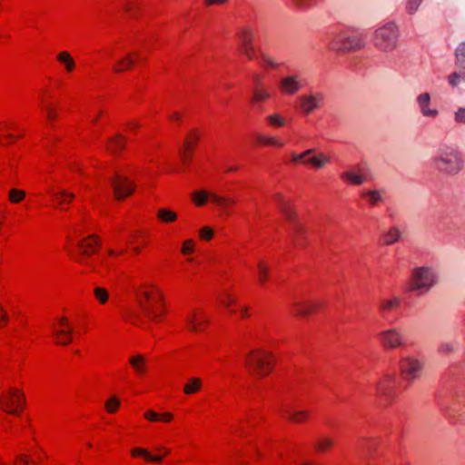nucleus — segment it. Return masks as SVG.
Segmentation results:
<instances>
[{"mask_svg": "<svg viewBox=\"0 0 465 465\" xmlns=\"http://www.w3.org/2000/svg\"><path fill=\"white\" fill-rule=\"evenodd\" d=\"M432 164L439 173L454 176L462 170L464 162L461 153L456 148L442 144L436 151Z\"/></svg>", "mask_w": 465, "mask_h": 465, "instance_id": "1", "label": "nucleus"}, {"mask_svg": "<svg viewBox=\"0 0 465 465\" xmlns=\"http://www.w3.org/2000/svg\"><path fill=\"white\" fill-rule=\"evenodd\" d=\"M399 30L393 23H388L375 30L372 44L381 52L390 53L397 48Z\"/></svg>", "mask_w": 465, "mask_h": 465, "instance_id": "2", "label": "nucleus"}, {"mask_svg": "<svg viewBox=\"0 0 465 465\" xmlns=\"http://www.w3.org/2000/svg\"><path fill=\"white\" fill-rule=\"evenodd\" d=\"M274 200L279 205V208L285 219L290 223L292 230V240L295 245H301L302 240L305 235V229L299 222V217L295 210L292 207L290 203L284 198L282 193H277L273 195Z\"/></svg>", "mask_w": 465, "mask_h": 465, "instance_id": "3", "label": "nucleus"}, {"mask_svg": "<svg viewBox=\"0 0 465 465\" xmlns=\"http://www.w3.org/2000/svg\"><path fill=\"white\" fill-rule=\"evenodd\" d=\"M434 272L428 267H419L412 271L411 278L408 283L409 292L422 294L428 292L435 283Z\"/></svg>", "mask_w": 465, "mask_h": 465, "instance_id": "4", "label": "nucleus"}, {"mask_svg": "<svg viewBox=\"0 0 465 465\" xmlns=\"http://www.w3.org/2000/svg\"><path fill=\"white\" fill-rule=\"evenodd\" d=\"M246 362L252 373L258 377L266 376L272 370V355L261 349L251 351Z\"/></svg>", "mask_w": 465, "mask_h": 465, "instance_id": "5", "label": "nucleus"}, {"mask_svg": "<svg viewBox=\"0 0 465 465\" xmlns=\"http://www.w3.org/2000/svg\"><path fill=\"white\" fill-rule=\"evenodd\" d=\"M424 365V361L414 355L403 357L400 361L401 374L406 381L411 383L421 376Z\"/></svg>", "mask_w": 465, "mask_h": 465, "instance_id": "6", "label": "nucleus"}, {"mask_svg": "<svg viewBox=\"0 0 465 465\" xmlns=\"http://www.w3.org/2000/svg\"><path fill=\"white\" fill-rule=\"evenodd\" d=\"M364 39L359 34L340 33L330 44L333 50L354 51L364 47Z\"/></svg>", "mask_w": 465, "mask_h": 465, "instance_id": "7", "label": "nucleus"}, {"mask_svg": "<svg viewBox=\"0 0 465 465\" xmlns=\"http://www.w3.org/2000/svg\"><path fill=\"white\" fill-rule=\"evenodd\" d=\"M456 64L458 72H453L448 76V82L451 87H457L460 83L465 84V42L460 43L455 49Z\"/></svg>", "mask_w": 465, "mask_h": 465, "instance_id": "8", "label": "nucleus"}, {"mask_svg": "<svg viewBox=\"0 0 465 465\" xmlns=\"http://www.w3.org/2000/svg\"><path fill=\"white\" fill-rule=\"evenodd\" d=\"M116 200L121 201L134 192L135 184L119 173L109 179Z\"/></svg>", "mask_w": 465, "mask_h": 465, "instance_id": "9", "label": "nucleus"}, {"mask_svg": "<svg viewBox=\"0 0 465 465\" xmlns=\"http://www.w3.org/2000/svg\"><path fill=\"white\" fill-rule=\"evenodd\" d=\"M99 238L95 234H92L87 238H84L77 242V248L79 249V252L81 257L76 261L81 263L88 264L92 268V270L95 271V267L93 264H90L86 258L89 257L93 252L96 251L100 247Z\"/></svg>", "mask_w": 465, "mask_h": 465, "instance_id": "10", "label": "nucleus"}, {"mask_svg": "<svg viewBox=\"0 0 465 465\" xmlns=\"http://www.w3.org/2000/svg\"><path fill=\"white\" fill-rule=\"evenodd\" d=\"M381 344L389 350L396 349L405 343L404 335L400 328H391L379 333Z\"/></svg>", "mask_w": 465, "mask_h": 465, "instance_id": "11", "label": "nucleus"}, {"mask_svg": "<svg viewBox=\"0 0 465 465\" xmlns=\"http://www.w3.org/2000/svg\"><path fill=\"white\" fill-rule=\"evenodd\" d=\"M279 88L284 95H294L303 88L302 79L298 74L286 75L280 80Z\"/></svg>", "mask_w": 465, "mask_h": 465, "instance_id": "12", "label": "nucleus"}, {"mask_svg": "<svg viewBox=\"0 0 465 465\" xmlns=\"http://www.w3.org/2000/svg\"><path fill=\"white\" fill-rule=\"evenodd\" d=\"M143 299H138V303L141 309L143 310L144 315L153 320L155 321L157 317L161 314L160 312L156 308H154L153 303L161 302H162V294H159L158 299L153 298L152 294L149 292H143L142 293Z\"/></svg>", "mask_w": 465, "mask_h": 465, "instance_id": "13", "label": "nucleus"}, {"mask_svg": "<svg viewBox=\"0 0 465 465\" xmlns=\"http://www.w3.org/2000/svg\"><path fill=\"white\" fill-rule=\"evenodd\" d=\"M324 96L322 93H310L300 96V106L302 111L310 114L313 113L317 108L320 107Z\"/></svg>", "mask_w": 465, "mask_h": 465, "instance_id": "14", "label": "nucleus"}, {"mask_svg": "<svg viewBox=\"0 0 465 465\" xmlns=\"http://www.w3.org/2000/svg\"><path fill=\"white\" fill-rule=\"evenodd\" d=\"M430 101L429 93H421L416 97V103L422 116L435 118L439 115V111L430 107Z\"/></svg>", "mask_w": 465, "mask_h": 465, "instance_id": "15", "label": "nucleus"}, {"mask_svg": "<svg viewBox=\"0 0 465 465\" xmlns=\"http://www.w3.org/2000/svg\"><path fill=\"white\" fill-rule=\"evenodd\" d=\"M396 378L395 373L385 374L376 385L377 393L381 396H390L393 391Z\"/></svg>", "mask_w": 465, "mask_h": 465, "instance_id": "16", "label": "nucleus"}, {"mask_svg": "<svg viewBox=\"0 0 465 465\" xmlns=\"http://www.w3.org/2000/svg\"><path fill=\"white\" fill-rule=\"evenodd\" d=\"M320 305L311 302H293L292 307L293 313L299 316H307L312 313Z\"/></svg>", "mask_w": 465, "mask_h": 465, "instance_id": "17", "label": "nucleus"}, {"mask_svg": "<svg viewBox=\"0 0 465 465\" xmlns=\"http://www.w3.org/2000/svg\"><path fill=\"white\" fill-rule=\"evenodd\" d=\"M15 389L11 390L8 393L3 395L0 398V403L2 405V409L10 414H17V409L15 408Z\"/></svg>", "mask_w": 465, "mask_h": 465, "instance_id": "18", "label": "nucleus"}, {"mask_svg": "<svg viewBox=\"0 0 465 465\" xmlns=\"http://www.w3.org/2000/svg\"><path fill=\"white\" fill-rule=\"evenodd\" d=\"M282 411L287 414L288 418L295 422L302 423L307 420L310 417V413L307 411H293L291 407H285Z\"/></svg>", "mask_w": 465, "mask_h": 465, "instance_id": "19", "label": "nucleus"}, {"mask_svg": "<svg viewBox=\"0 0 465 465\" xmlns=\"http://www.w3.org/2000/svg\"><path fill=\"white\" fill-rule=\"evenodd\" d=\"M185 322H186L188 328L192 331H200L203 330V325L209 323V320L207 317L204 316L202 319L198 320L196 318V313H194V312L193 314H189L186 317Z\"/></svg>", "mask_w": 465, "mask_h": 465, "instance_id": "20", "label": "nucleus"}, {"mask_svg": "<svg viewBox=\"0 0 465 465\" xmlns=\"http://www.w3.org/2000/svg\"><path fill=\"white\" fill-rule=\"evenodd\" d=\"M134 58L132 54H127L124 57L118 59L115 63V66L114 67V73H122L128 69H130L134 64Z\"/></svg>", "mask_w": 465, "mask_h": 465, "instance_id": "21", "label": "nucleus"}, {"mask_svg": "<svg viewBox=\"0 0 465 465\" xmlns=\"http://www.w3.org/2000/svg\"><path fill=\"white\" fill-rule=\"evenodd\" d=\"M401 238V232L399 228L393 227L382 235V243L391 245Z\"/></svg>", "mask_w": 465, "mask_h": 465, "instance_id": "22", "label": "nucleus"}, {"mask_svg": "<svg viewBox=\"0 0 465 465\" xmlns=\"http://www.w3.org/2000/svg\"><path fill=\"white\" fill-rule=\"evenodd\" d=\"M109 142L111 143V146L108 148V151L114 155L117 154L119 151H122L125 146L124 137L120 134H117L115 136L111 137L109 139Z\"/></svg>", "mask_w": 465, "mask_h": 465, "instance_id": "23", "label": "nucleus"}, {"mask_svg": "<svg viewBox=\"0 0 465 465\" xmlns=\"http://www.w3.org/2000/svg\"><path fill=\"white\" fill-rule=\"evenodd\" d=\"M401 300L398 297H393L389 300L381 301L379 304V310L382 313H386L397 309L400 306Z\"/></svg>", "mask_w": 465, "mask_h": 465, "instance_id": "24", "label": "nucleus"}, {"mask_svg": "<svg viewBox=\"0 0 465 465\" xmlns=\"http://www.w3.org/2000/svg\"><path fill=\"white\" fill-rule=\"evenodd\" d=\"M133 456H143L147 461L152 462H161L163 460V456L161 455H153L148 452L145 449L142 448H134L131 450Z\"/></svg>", "mask_w": 465, "mask_h": 465, "instance_id": "25", "label": "nucleus"}, {"mask_svg": "<svg viewBox=\"0 0 465 465\" xmlns=\"http://www.w3.org/2000/svg\"><path fill=\"white\" fill-rule=\"evenodd\" d=\"M129 362L138 374H143L145 371V359L143 355L137 354L131 357Z\"/></svg>", "mask_w": 465, "mask_h": 465, "instance_id": "26", "label": "nucleus"}, {"mask_svg": "<svg viewBox=\"0 0 465 465\" xmlns=\"http://www.w3.org/2000/svg\"><path fill=\"white\" fill-rule=\"evenodd\" d=\"M202 388V381L199 378L192 377L183 387V391L186 394H193L199 391Z\"/></svg>", "mask_w": 465, "mask_h": 465, "instance_id": "27", "label": "nucleus"}, {"mask_svg": "<svg viewBox=\"0 0 465 465\" xmlns=\"http://www.w3.org/2000/svg\"><path fill=\"white\" fill-rule=\"evenodd\" d=\"M72 330H58L55 332L56 342L59 345H67L72 342Z\"/></svg>", "mask_w": 465, "mask_h": 465, "instance_id": "28", "label": "nucleus"}, {"mask_svg": "<svg viewBox=\"0 0 465 465\" xmlns=\"http://www.w3.org/2000/svg\"><path fill=\"white\" fill-rule=\"evenodd\" d=\"M57 60L64 64V67L67 72H72L74 68V58L71 56V54L66 52L63 51L57 54Z\"/></svg>", "mask_w": 465, "mask_h": 465, "instance_id": "29", "label": "nucleus"}, {"mask_svg": "<svg viewBox=\"0 0 465 465\" xmlns=\"http://www.w3.org/2000/svg\"><path fill=\"white\" fill-rule=\"evenodd\" d=\"M241 46L252 44L253 34L250 28H242L237 33Z\"/></svg>", "mask_w": 465, "mask_h": 465, "instance_id": "30", "label": "nucleus"}, {"mask_svg": "<svg viewBox=\"0 0 465 465\" xmlns=\"http://www.w3.org/2000/svg\"><path fill=\"white\" fill-rule=\"evenodd\" d=\"M342 180L348 181L354 185L362 184L365 182V177L356 174L352 172H345L341 175Z\"/></svg>", "mask_w": 465, "mask_h": 465, "instance_id": "31", "label": "nucleus"}, {"mask_svg": "<svg viewBox=\"0 0 465 465\" xmlns=\"http://www.w3.org/2000/svg\"><path fill=\"white\" fill-rule=\"evenodd\" d=\"M157 217L163 223L174 222L177 218V214L169 209H159L157 212Z\"/></svg>", "mask_w": 465, "mask_h": 465, "instance_id": "32", "label": "nucleus"}, {"mask_svg": "<svg viewBox=\"0 0 465 465\" xmlns=\"http://www.w3.org/2000/svg\"><path fill=\"white\" fill-rule=\"evenodd\" d=\"M255 138L258 143L264 145H276V146H283V143L277 141L275 138L271 136H266L262 134H256Z\"/></svg>", "mask_w": 465, "mask_h": 465, "instance_id": "33", "label": "nucleus"}, {"mask_svg": "<svg viewBox=\"0 0 465 465\" xmlns=\"http://www.w3.org/2000/svg\"><path fill=\"white\" fill-rule=\"evenodd\" d=\"M307 162L316 168H322L330 162V157L323 153H319L318 155L308 159ZM304 163H306V161Z\"/></svg>", "mask_w": 465, "mask_h": 465, "instance_id": "34", "label": "nucleus"}, {"mask_svg": "<svg viewBox=\"0 0 465 465\" xmlns=\"http://www.w3.org/2000/svg\"><path fill=\"white\" fill-rule=\"evenodd\" d=\"M459 348L457 342L445 341L440 344L439 352L441 354H450L455 352Z\"/></svg>", "mask_w": 465, "mask_h": 465, "instance_id": "35", "label": "nucleus"}, {"mask_svg": "<svg viewBox=\"0 0 465 465\" xmlns=\"http://www.w3.org/2000/svg\"><path fill=\"white\" fill-rule=\"evenodd\" d=\"M210 196L212 197V200L217 204L219 205L220 207H222L223 209L224 210H227V206L229 204H232L234 203V200L232 199V198H228V197H223V196H219L217 194H214V193H212L210 194Z\"/></svg>", "mask_w": 465, "mask_h": 465, "instance_id": "36", "label": "nucleus"}, {"mask_svg": "<svg viewBox=\"0 0 465 465\" xmlns=\"http://www.w3.org/2000/svg\"><path fill=\"white\" fill-rule=\"evenodd\" d=\"M94 295L101 304H104L109 298L108 292L102 287H95L94 289Z\"/></svg>", "mask_w": 465, "mask_h": 465, "instance_id": "37", "label": "nucleus"}, {"mask_svg": "<svg viewBox=\"0 0 465 465\" xmlns=\"http://www.w3.org/2000/svg\"><path fill=\"white\" fill-rule=\"evenodd\" d=\"M270 97V94L264 88L254 87L253 89V102L265 101Z\"/></svg>", "mask_w": 465, "mask_h": 465, "instance_id": "38", "label": "nucleus"}, {"mask_svg": "<svg viewBox=\"0 0 465 465\" xmlns=\"http://www.w3.org/2000/svg\"><path fill=\"white\" fill-rule=\"evenodd\" d=\"M333 445V440L331 438L322 437L317 440L315 445L319 451H324Z\"/></svg>", "mask_w": 465, "mask_h": 465, "instance_id": "39", "label": "nucleus"}, {"mask_svg": "<svg viewBox=\"0 0 465 465\" xmlns=\"http://www.w3.org/2000/svg\"><path fill=\"white\" fill-rule=\"evenodd\" d=\"M208 196L209 194L205 191L194 192L192 194L193 201L199 206L203 205L207 202Z\"/></svg>", "mask_w": 465, "mask_h": 465, "instance_id": "40", "label": "nucleus"}, {"mask_svg": "<svg viewBox=\"0 0 465 465\" xmlns=\"http://www.w3.org/2000/svg\"><path fill=\"white\" fill-rule=\"evenodd\" d=\"M123 8L125 12L134 16L136 10L139 8L138 3L135 0H124Z\"/></svg>", "mask_w": 465, "mask_h": 465, "instance_id": "41", "label": "nucleus"}, {"mask_svg": "<svg viewBox=\"0 0 465 465\" xmlns=\"http://www.w3.org/2000/svg\"><path fill=\"white\" fill-rule=\"evenodd\" d=\"M25 196V193L22 190L12 189L9 191V201L17 203L21 202Z\"/></svg>", "mask_w": 465, "mask_h": 465, "instance_id": "42", "label": "nucleus"}, {"mask_svg": "<svg viewBox=\"0 0 465 465\" xmlns=\"http://www.w3.org/2000/svg\"><path fill=\"white\" fill-rule=\"evenodd\" d=\"M54 196L58 200L59 203L64 202L70 203L74 198V194L73 193H69L65 190H62L57 193H54Z\"/></svg>", "mask_w": 465, "mask_h": 465, "instance_id": "43", "label": "nucleus"}, {"mask_svg": "<svg viewBox=\"0 0 465 465\" xmlns=\"http://www.w3.org/2000/svg\"><path fill=\"white\" fill-rule=\"evenodd\" d=\"M258 280L261 284H263L269 275V268L262 262H258Z\"/></svg>", "mask_w": 465, "mask_h": 465, "instance_id": "44", "label": "nucleus"}, {"mask_svg": "<svg viewBox=\"0 0 465 465\" xmlns=\"http://www.w3.org/2000/svg\"><path fill=\"white\" fill-rule=\"evenodd\" d=\"M366 195L370 199L371 204H376L382 201L381 191L380 190H370L366 193Z\"/></svg>", "mask_w": 465, "mask_h": 465, "instance_id": "45", "label": "nucleus"}, {"mask_svg": "<svg viewBox=\"0 0 465 465\" xmlns=\"http://www.w3.org/2000/svg\"><path fill=\"white\" fill-rule=\"evenodd\" d=\"M267 121L274 126H283L285 124V120L282 118L280 115L273 114L267 117Z\"/></svg>", "mask_w": 465, "mask_h": 465, "instance_id": "46", "label": "nucleus"}, {"mask_svg": "<svg viewBox=\"0 0 465 465\" xmlns=\"http://www.w3.org/2000/svg\"><path fill=\"white\" fill-rule=\"evenodd\" d=\"M191 140H186L184 143V147L187 151H192L193 148V145L197 143L199 140V134L197 131L193 130L191 133Z\"/></svg>", "mask_w": 465, "mask_h": 465, "instance_id": "47", "label": "nucleus"}, {"mask_svg": "<svg viewBox=\"0 0 465 465\" xmlns=\"http://www.w3.org/2000/svg\"><path fill=\"white\" fill-rule=\"evenodd\" d=\"M119 404V400L114 396L108 401H106L105 408L110 413H113L116 411Z\"/></svg>", "mask_w": 465, "mask_h": 465, "instance_id": "48", "label": "nucleus"}, {"mask_svg": "<svg viewBox=\"0 0 465 465\" xmlns=\"http://www.w3.org/2000/svg\"><path fill=\"white\" fill-rule=\"evenodd\" d=\"M421 2L422 0H408L406 5L407 12L411 15L414 14L418 10Z\"/></svg>", "mask_w": 465, "mask_h": 465, "instance_id": "49", "label": "nucleus"}, {"mask_svg": "<svg viewBox=\"0 0 465 465\" xmlns=\"http://www.w3.org/2000/svg\"><path fill=\"white\" fill-rule=\"evenodd\" d=\"M454 121L458 124H465V108L459 107L454 113Z\"/></svg>", "mask_w": 465, "mask_h": 465, "instance_id": "50", "label": "nucleus"}, {"mask_svg": "<svg viewBox=\"0 0 465 465\" xmlns=\"http://www.w3.org/2000/svg\"><path fill=\"white\" fill-rule=\"evenodd\" d=\"M240 50L248 59L253 58L254 47L252 44L245 46H241Z\"/></svg>", "mask_w": 465, "mask_h": 465, "instance_id": "51", "label": "nucleus"}, {"mask_svg": "<svg viewBox=\"0 0 465 465\" xmlns=\"http://www.w3.org/2000/svg\"><path fill=\"white\" fill-rule=\"evenodd\" d=\"M193 252V241L189 239L186 240L182 247V252L183 254H189Z\"/></svg>", "mask_w": 465, "mask_h": 465, "instance_id": "52", "label": "nucleus"}, {"mask_svg": "<svg viewBox=\"0 0 465 465\" xmlns=\"http://www.w3.org/2000/svg\"><path fill=\"white\" fill-rule=\"evenodd\" d=\"M298 7L307 9L312 6L315 0H292Z\"/></svg>", "mask_w": 465, "mask_h": 465, "instance_id": "53", "label": "nucleus"}, {"mask_svg": "<svg viewBox=\"0 0 465 465\" xmlns=\"http://www.w3.org/2000/svg\"><path fill=\"white\" fill-rule=\"evenodd\" d=\"M213 235V231L209 227H203L200 230V236L204 240H210Z\"/></svg>", "mask_w": 465, "mask_h": 465, "instance_id": "54", "label": "nucleus"}, {"mask_svg": "<svg viewBox=\"0 0 465 465\" xmlns=\"http://www.w3.org/2000/svg\"><path fill=\"white\" fill-rule=\"evenodd\" d=\"M15 392H16V395H15V408L18 411L19 409H22V407H23V405L25 403V399H24L23 393L19 390L15 389Z\"/></svg>", "mask_w": 465, "mask_h": 465, "instance_id": "55", "label": "nucleus"}, {"mask_svg": "<svg viewBox=\"0 0 465 465\" xmlns=\"http://www.w3.org/2000/svg\"><path fill=\"white\" fill-rule=\"evenodd\" d=\"M262 59L264 62V64H266L267 65H269L272 68H277L279 65L270 55H268L266 54H262Z\"/></svg>", "mask_w": 465, "mask_h": 465, "instance_id": "56", "label": "nucleus"}, {"mask_svg": "<svg viewBox=\"0 0 465 465\" xmlns=\"http://www.w3.org/2000/svg\"><path fill=\"white\" fill-rule=\"evenodd\" d=\"M16 460L22 462L24 465H36L35 462L31 461L27 456L23 454L17 455Z\"/></svg>", "mask_w": 465, "mask_h": 465, "instance_id": "57", "label": "nucleus"}, {"mask_svg": "<svg viewBox=\"0 0 465 465\" xmlns=\"http://www.w3.org/2000/svg\"><path fill=\"white\" fill-rule=\"evenodd\" d=\"M144 417L149 420H158L160 419V414L153 411H149L145 412Z\"/></svg>", "mask_w": 465, "mask_h": 465, "instance_id": "58", "label": "nucleus"}, {"mask_svg": "<svg viewBox=\"0 0 465 465\" xmlns=\"http://www.w3.org/2000/svg\"><path fill=\"white\" fill-rule=\"evenodd\" d=\"M229 0H204V4L208 6L214 5H224Z\"/></svg>", "mask_w": 465, "mask_h": 465, "instance_id": "59", "label": "nucleus"}, {"mask_svg": "<svg viewBox=\"0 0 465 465\" xmlns=\"http://www.w3.org/2000/svg\"><path fill=\"white\" fill-rule=\"evenodd\" d=\"M46 116L49 120H54L57 117L56 112L51 107L46 108Z\"/></svg>", "mask_w": 465, "mask_h": 465, "instance_id": "60", "label": "nucleus"}, {"mask_svg": "<svg viewBox=\"0 0 465 465\" xmlns=\"http://www.w3.org/2000/svg\"><path fill=\"white\" fill-rule=\"evenodd\" d=\"M252 79H253V82L255 84V87L262 88V79H261V77L258 74H254L252 76Z\"/></svg>", "mask_w": 465, "mask_h": 465, "instance_id": "61", "label": "nucleus"}, {"mask_svg": "<svg viewBox=\"0 0 465 465\" xmlns=\"http://www.w3.org/2000/svg\"><path fill=\"white\" fill-rule=\"evenodd\" d=\"M292 160L294 162V163H298V162H301V161H303V157H302V154H298L296 153H292Z\"/></svg>", "mask_w": 465, "mask_h": 465, "instance_id": "62", "label": "nucleus"}, {"mask_svg": "<svg viewBox=\"0 0 465 465\" xmlns=\"http://www.w3.org/2000/svg\"><path fill=\"white\" fill-rule=\"evenodd\" d=\"M162 417L164 421H170L173 418V415L171 413L167 412V413H164Z\"/></svg>", "mask_w": 465, "mask_h": 465, "instance_id": "63", "label": "nucleus"}, {"mask_svg": "<svg viewBox=\"0 0 465 465\" xmlns=\"http://www.w3.org/2000/svg\"><path fill=\"white\" fill-rule=\"evenodd\" d=\"M314 152V149H308L306 151H304L302 154V157L303 159L308 156V155H311L312 153Z\"/></svg>", "mask_w": 465, "mask_h": 465, "instance_id": "64", "label": "nucleus"}]
</instances>
